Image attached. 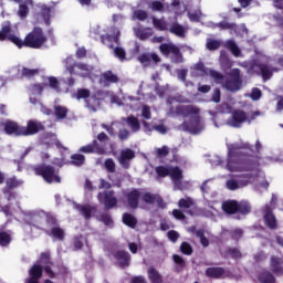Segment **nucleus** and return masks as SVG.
Segmentation results:
<instances>
[{"mask_svg": "<svg viewBox=\"0 0 283 283\" xmlns=\"http://www.w3.org/2000/svg\"><path fill=\"white\" fill-rule=\"evenodd\" d=\"M188 19L192 22H198L202 19V11L200 9L188 11Z\"/></svg>", "mask_w": 283, "mask_h": 283, "instance_id": "680f3d73", "label": "nucleus"}, {"mask_svg": "<svg viewBox=\"0 0 283 283\" xmlns=\"http://www.w3.org/2000/svg\"><path fill=\"white\" fill-rule=\"evenodd\" d=\"M217 28H220V30H230L231 34H233V32H238V24L227 21L219 22Z\"/></svg>", "mask_w": 283, "mask_h": 283, "instance_id": "603ef678", "label": "nucleus"}, {"mask_svg": "<svg viewBox=\"0 0 283 283\" xmlns=\"http://www.w3.org/2000/svg\"><path fill=\"white\" fill-rule=\"evenodd\" d=\"M64 67L70 72V74H75V76H90L92 74V71L94 70V66L87 65L85 63H76L74 62L73 56H67L64 60Z\"/></svg>", "mask_w": 283, "mask_h": 283, "instance_id": "1a4fd4ad", "label": "nucleus"}, {"mask_svg": "<svg viewBox=\"0 0 283 283\" xmlns=\"http://www.w3.org/2000/svg\"><path fill=\"white\" fill-rule=\"evenodd\" d=\"M21 185H23V180H19L15 177L7 179V187L3 188V193L7 197V200H12L14 198V195L10 192V189L21 187Z\"/></svg>", "mask_w": 283, "mask_h": 283, "instance_id": "a878e982", "label": "nucleus"}, {"mask_svg": "<svg viewBox=\"0 0 283 283\" xmlns=\"http://www.w3.org/2000/svg\"><path fill=\"white\" fill-rule=\"evenodd\" d=\"M39 262H40V264H45L44 271H45L46 275H49V277H54V272L50 268V266H52V262H50V254L48 252H43L40 255Z\"/></svg>", "mask_w": 283, "mask_h": 283, "instance_id": "f704fd0d", "label": "nucleus"}, {"mask_svg": "<svg viewBox=\"0 0 283 283\" xmlns=\"http://www.w3.org/2000/svg\"><path fill=\"white\" fill-rule=\"evenodd\" d=\"M41 145H43L46 149H50L51 147H56L57 149H67L63 147V144L59 142L56 138V134L48 133L43 135L40 139Z\"/></svg>", "mask_w": 283, "mask_h": 283, "instance_id": "aec40b11", "label": "nucleus"}, {"mask_svg": "<svg viewBox=\"0 0 283 283\" xmlns=\"http://www.w3.org/2000/svg\"><path fill=\"white\" fill-rule=\"evenodd\" d=\"M43 124L36 119H31L27 123V126H22V136H34L39 132H43Z\"/></svg>", "mask_w": 283, "mask_h": 283, "instance_id": "6ab92c4d", "label": "nucleus"}, {"mask_svg": "<svg viewBox=\"0 0 283 283\" xmlns=\"http://www.w3.org/2000/svg\"><path fill=\"white\" fill-rule=\"evenodd\" d=\"M120 78L112 71H106L99 76V85L109 87L113 83H118Z\"/></svg>", "mask_w": 283, "mask_h": 283, "instance_id": "393cba45", "label": "nucleus"}, {"mask_svg": "<svg viewBox=\"0 0 283 283\" xmlns=\"http://www.w3.org/2000/svg\"><path fill=\"white\" fill-rule=\"evenodd\" d=\"M104 167L108 174H116V161H114L112 158H107L104 161Z\"/></svg>", "mask_w": 283, "mask_h": 283, "instance_id": "e2e57ef3", "label": "nucleus"}, {"mask_svg": "<svg viewBox=\"0 0 283 283\" xmlns=\"http://www.w3.org/2000/svg\"><path fill=\"white\" fill-rule=\"evenodd\" d=\"M264 222L269 229H277V219H275V214L271 211V207H264Z\"/></svg>", "mask_w": 283, "mask_h": 283, "instance_id": "2f4dec72", "label": "nucleus"}, {"mask_svg": "<svg viewBox=\"0 0 283 283\" xmlns=\"http://www.w3.org/2000/svg\"><path fill=\"white\" fill-rule=\"evenodd\" d=\"M30 277L25 280V283H39V280L43 277V268L39 264H34L29 270Z\"/></svg>", "mask_w": 283, "mask_h": 283, "instance_id": "cd10ccee", "label": "nucleus"}, {"mask_svg": "<svg viewBox=\"0 0 283 283\" xmlns=\"http://www.w3.org/2000/svg\"><path fill=\"white\" fill-rule=\"evenodd\" d=\"M219 63L222 67H232L233 62L229 59L227 51H221L219 56Z\"/></svg>", "mask_w": 283, "mask_h": 283, "instance_id": "8fccbe9b", "label": "nucleus"}, {"mask_svg": "<svg viewBox=\"0 0 283 283\" xmlns=\"http://www.w3.org/2000/svg\"><path fill=\"white\" fill-rule=\"evenodd\" d=\"M170 169L171 166H157L155 168V171L157 174V180H160V178H167V176H169Z\"/></svg>", "mask_w": 283, "mask_h": 283, "instance_id": "de8ad7c7", "label": "nucleus"}, {"mask_svg": "<svg viewBox=\"0 0 283 283\" xmlns=\"http://www.w3.org/2000/svg\"><path fill=\"white\" fill-rule=\"evenodd\" d=\"M168 176L174 184V191H185V189H189V181H182L185 175L182 174V169L179 167L170 166Z\"/></svg>", "mask_w": 283, "mask_h": 283, "instance_id": "ddd939ff", "label": "nucleus"}, {"mask_svg": "<svg viewBox=\"0 0 283 283\" xmlns=\"http://www.w3.org/2000/svg\"><path fill=\"white\" fill-rule=\"evenodd\" d=\"M258 116H262V113L260 111L247 113L242 109H234L231 112V116L227 119L226 125H228V127H234L235 129H238L242 127L244 123L251 125V122L255 120Z\"/></svg>", "mask_w": 283, "mask_h": 283, "instance_id": "6e6552de", "label": "nucleus"}, {"mask_svg": "<svg viewBox=\"0 0 283 283\" xmlns=\"http://www.w3.org/2000/svg\"><path fill=\"white\" fill-rule=\"evenodd\" d=\"M153 25L156 30H159V32H166V30H169V22H167L165 18H153Z\"/></svg>", "mask_w": 283, "mask_h": 283, "instance_id": "37998d69", "label": "nucleus"}, {"mask_svg": "<svg viewBox=\"0 0 283 283\" xmlns=\"http://www.w3.org/2000/svg\"><path fill=\"white\" fill-rule=\"evenodd\" d=\"M115 258L117 259L118 265L122 269H125V266H129V260H130L129 253L118 251V252L115 253Z\"/></svg>", "mask_w": 283, "mask_h": 283, "instance_id": "ea45409f", "label": "nucleus"}, {"mask_svg": "<svg viewBox=\"0 0 283 283\" xmlns=\"http://www.w3.org/2000/svg\"><path fill=\"white\" fill-rule=\"evenodd\" d=\"M227 164L222 157L213 155L209 163L211 167H224L228 171L242 172L251 169V161L247 160V154L242 149H251L249 144H228Z\"/></svg>", "mask_w": 283, "mask_h": 283, "instance_id": "f03ea898", "label": "nucleus"}, {"mask_svg": "<svg viewBox=\"0 0 283 283\" xmlns=\"http://www.w3.org/2000/svg\"><path fill=\"white\" fill-rule=\"evenodd\" d=\"M95 34L101 35L102 43L106 45V48H109L113 50L114 56L118 59L119 61H126L127 60V53L125 52V49L120 48V30L116 29L115 27H108L106 28L105 32L106 34H103L101 32V27H96V29H93Z\"/></svg>", "mask_w": 283, "mask_h": 283, "instance_id": "423d86ee", "label": "nucleus"}, {"mask_svg": "<svg viewBox=\"0 0 283 283\" xmlns=\"http://www.w3.org/2000/svg\"><path fill=\"white\" fill-rule=\"evenodd\" d=\"M191 78H202L209 76V67L205 66V62L199 61L190 67Z\"/></svg>", "mask_w": 283, "mask_h": 283, "instance_id": "4be33fe9", "label": "nucleus"}, {"mask_svg": "<svg viewBox=\"0 0 283 283\" xmlns=\"http://www.w3.org/2000/svg\"><path fill=\"white\" fill-rule=\"evenodd\" d=\"M52 17V8L46 4L41 6V14L38 15L39 23H45V25H50V19Z\"/></svg>", "mask_w": 283, "mask_h": 283, "instance_id": "473e14b6", "label": "nucleus"}, {"mask_svg": "<svg viewBox=\"0 0 283 283\" xmlns=\"http://www.w3.org/2000/svg\"><path fill=\"white\" fill-rule=\"evenodd\" d=\"M171 7L174 8L175 14L178 17L180 14H185L187 11V7L180 2V0H172Z\"/></svg>", "mask_w": 283, "mask_h": 283, "instance_id": "09e8293b", "label": "nucleus"}, {"mask_svg": "<svg viewBox=\"0 0 283 283\" xmlns=\"http://www.w3.org/2000/svg\"><path fill=\"white\" fill-rule=\"evenodd\" d=\"M222 211L228 216H233V213H238V201L235 200H227L222 202Z\"/></svg>", "mask_w": 283, "mask_h": 283, "instance_id": "e433bc0d", "label": "nucleus"}, {"mask_svg": "<svg viewBox=\"0 0 283 283\" xmlns=\"http://www.w3.org/2000/svg\"><path fill=\"white\" fill-rule=\"evenodd\" d=\"M134 101H138V98L134 96H125L124 94H120V96L114 95L112 97V103H115V105H126V107H129L130 109H134V106H132Z\"/></svg>", "mask_w": 283, "mask_h": 283, "instance_id": "c756f323", "label": "nucleus"}, {"mask_svg": "<svg viewBox=\"0 0 283 283\" xmlns=\"http://www.w3.org/2000/svg\"><path fill=\"white\" fill-rule=\"evenodd\" d=\"M148 17L147 11L139 9L133 12L132 21H146Z\"/></svg>", "mask_w": 283, "mask_h": 283, "instance_id": "864d4df0", "label": "nucleus"}, {"mask_svg": "<svg viewBox=\"0 0 283 283\" xmlns=\"http://www.w3.org/2000/svg\"><path fill=\"white\" fill-rule=\"evenodd\" d=\"M133 32L137 39L140 41H147V39L154 36V29L151 28H142V27H134Z\"/></svg>", "mask_w": 283, "mask_h": 283, "instance_id": "7c9ffc66", "label": "nucleus"}, {"mask_svg": "<svg viewBox=\"0 0 283 283\" xmlns=\"http://www.w3.org/2000/svg\"><path fill=\"white\" fill-rule=\"evenodd\" d=\"M188 72H189V70H187V69H181V70L177 71V78L179 81H182V83L185 84L186 87L193 85V83L187 81Z\"/></svg>", "mask_w": 283, "mask_h": 283, "instance_id": "5fc2aeb1", "label": "nucleus"}, {"mask_svg": "<svg viewBox=\"0 0 283 283\" xmlns=\"http://www.w3.org/2000/svg\"><path fill=\"white\" fill-rule=\"evenodd\" d=\"M28 6H34V1L25 0L23 3H20L18 10V17H20V19H25L30 13V9L28 8Z\"/></svg>", "mask_w": 283, "mask_h": 283, "instance_id": "a19ab883", "label": "nucleus"}, {"mask_svg": "<svg viewBox=\"0 0 283 283\" xmlns=\"http://www.w3.org/2000/svg\"><path fill=\"white\" fill-rule=\"evenodd\" d=\"M23 229L31 235H36L38 232L43 231L54 242H63L65 240V230L56 224V218L43 210L27 213L24 216Z\"/></svg>", "mask_w": 283, "mask_h": 283, "instance_id": "f257e3e1", "label": "nucleus"}, {"mask_svg": "<svg viewBox=\"0 0 283 283\" xmlns=\"http://www.w3.org/2000/svg\"><path fill=\"white\" fill-rule=\"evenodd\" d=\"M136 158V151L132 148H124L120 150L117 157V163H119L123 169H129L132 167V161Z\"/></svg>", "mask_w": 283, "mask_h": 283, "instance_id": "f3484780", "label": "nucleus"}, {"mask_svg": "<svg viewBox=\"0 0 283 283\" xmlns=\"http://www.w3.org/2000/svg\"><path fill=\"white\" fill-rule=\"evenodd\" d=\"M137 61L142 63V65L148 66L151 63H160V55L157 53H143L137 57Z\"/></svg>", "mask_w": 283, "mask_h": 283, "instance_id": "c85d7f7f", "label": "nucleus"}, {"mask_svg": "<svg viewBox=\"0 0 283 283\" xmlns=\"http://www.w3.org/2000/svg\"><path fill=\"white\" fill-rule=\"evenodd\" d=\"M35 176H41L45 182L52 185V182H61L59 170L54 169L53 166L40 164L33 167Z\"/></svg>", "mask_w": 283, "mask_h": 283, "instance_id": "9d476101", "label": "nucleus"}, {"mask_svg": "<svg viewBox=\"0 0 283 283\" xmlns=\"http://www.w3.org/2000/svg\"><path fill=\"white\" fill-rule=\"evenodd\" d=\"M90 96H91V92L87 88H78L77 92L74 94V97L77 101H81V98L86 101V107L87 109H90V112H96V109L101 107V99L96 97H90Z\"/></svg>", "mask_w": 283, "mask_h": 283, "instance_id": "4468645a", "label": "nucleus"}, {"mask_svg": "<svg viewBox=\"0 0 283 283\" xmlns=\"http://www.w3.org/2000/svg\"><path fill=\"white\" fill-rule=\"evenodd\" d=\"M109 140V136H107V134L105 133H99L96 136V139H94L93 143V147L95 149V154H97V156H105L107 155V143Z\"/></svg>", "mask_w": 283, "mask_h": 283, "instance_id": "dca6fc26", "label": "nucleus"}, {"mask_svg": "<svg viewBox=\"0 0 283 283\" xmlns=\"http://www.w3.org/2000/svg\"><path fill=\"white\" fill-rule=\"evenodd\" d=\"M238 212L242 213V216L251 213V205H249L247 201H241L238 203Z\"/></svg>", "mask_w": 283, "mask_h": 283, "instance_id": "bf43d9fd", "label": "nucleus"}, {"mask_svg": "<svg viewBox=\"0 0 283 283\" xmlns=\"http://www.w3.org/2000/svg\"><path fill=\"white\" fill-rule=\"evenodd\" d=\"M142 192L139 189H132L126 192V201L130 209H138V202L140 201Z\"/></svg>", "mask_w": 283, "mask_h": 283, "instance_id": "5701e85b", "label": "nucleus"}, {"mask_svg": "<svg viewBox=\"0 0 283 283\" xmlns=\"http://www.w3.org/2000/svg\"><path fill=\"white\" fill-rule=\"evenodd\" d=\"M97 200L104 205L105 209L108 210L118 207V198L114 195V190L98 192Z\"/></svg>", "mask_w": 283, "mask_h": 283, "instance_id": "2eb2a0df", "label": "nucleus"}, {"mask_svg": "<svg viewBox=\"0 0 283 283\" xmlns=\"http://www.w3.org/2000/svg\"><path fill=\"white\" fill-rule=\"evenodd\" d=\"M271 269L276 275H283V256L271 258Z\"/></svg>", "mask_w": 283, "mask_h": 283, "instance_id": "72a5a7b5", "label": "nucleus"}, {"mask_svg": "<svg viewBox=\"0 0 283 283\" xmlns=\"http://www.w3.org/2000/svg\"><path fill=\"white\" fill-rule=\"evenodd\" d=\"M206 275L208 277H213L214 280H218L226 276V271L222 268H208L206 270Z\"/></svg>", "mask_w": 283, "mask_h": 283, "instance_id": "58836bf2", "label": "nucleus"}, {"mask_svg": "<svg viewBox=\"0 0 283 283\" xmlns=\"http://www.w3.org/2000/svg\"><path fill=\"white\" fill-rule=\"evenodd\" d=\"M168 30L171 34H175V36H179L180 39L187 36V27H184L178 22L172 23Z\"/></svg>", "mask_w": 283, "mask_h": 283, "instance_id": "c9c22d12", "label": "nucleus"}, {"mask_svg": "<svg viewBox=\"0 0 283 283\" xmlns=\"http://www.w3.org/2000/svg\"><path fill=\"white\" fill-rule=\"evenodd\" d=\"M222 45V42L220 40L211 39L209 38L206 43L207 50H210V52H213V50H218Z\"/></svg>", "mask_w": 283, "mask_h": 283, "instance_id": "4d7b16f0", "label": "nucleus"}, {"mask_svg": "<svg viewBox=\"0 0 283 283\" xmlns=\"http://www.w3.org/2000/svg\"><path fill=\"white\" fill-rule=\"evenodd\" d=\"M242 72L240 69H232L229 77L222 83V87L228 92H240L242 90Z\"/></svg>", "mask_w": 283, "mask_h": 283, "instance_id": "f8f14e48", "label": "nucleus"}, {"mask_svg": "<svg viewBox=\"0 0 283 283\" xmlns=\"http://www.w3.org/2000/svg\"><path fill=\"white\" fill-rule=\"evenodd\" d=\"M148 280L151 283H163V274L156 270V268L148 269Z\"/></svg>", "mask_w": 283, "mask_h": 283, "instance_id": "a18cd8bd", "label": "nucleus"}, {"mask_svg": "<svg viewBox=\"0 0 283 283\" xmlns=\"http://www.w3.org/2000/svg\"><path fill=\"white\" fill-rule=\"evenodd\" d=\"M55 116L60 119L65 118L67 116V108L64 106H55Z\"/></svg>", "mask_w": 283, "mask_h": 283, "instance_id": "774afa93", "label": "nucleus"}, {"mask_svg": "<svg viewBox=\"0 0 283 283\" xmlns=\"http://www.w3.org/2000/svg\"><path fill=\"white\" fill-rule=\"evenodd\" d=\"M208 76H210L211 81L217 83V85H222V83H224V75L217 70L208 69Z\"/></svg>", "mask_w": 283, "mask_h": 283, "instance_id": "79ce46f5", "label": "nucleus"}, {"mask_svg": "<svg viewBox=\"0 0 283 283\" xmlns=\"http://www.w3.org/2000/svg\"><path fill=\"white\" fill-rule=\"evenodd\" d=\"M245 160L250 163V168L248 170H243L248 171V174L230 177L226 181V187L229 191H237V189L249 187V185H253V182L259 184L255 186V191H260V187L269 189V181H262L264 180V172L258 169L260 164L253 163V159H251L249 155H245Z\"/></svg>", "mask_w": 283, "mask_h": 283, "instance_id": "7ed1b4c3", "label": "nucleus"}, {"mask_svg": "<svg viewBox=\"0 0 283 283\" xmlns=\"http://www.w3.org/2000/svg\"><path fill=\"white\" fill-rule=\"evenodd\" d=\"M6 39L10 40L11 43H14L18 48H32L33 50H39L43 48L48 42V36L43 33V29L35 27L27 36L24 41L19 38V35L12 33V28L10 27V22H6L0 30V41H6Z\"/></svg>", "mask_w": 283, "mask_h": 283, "instance_id": "20e7f679", "label": "nucleus"}, {"mask_svg": "<svg viewBox=\"0 0 283 283\" xmlns=\"http://www.w3.org/2000/svg\"><path fill=\"white\" fill-rule=\"evenodd\" d=\"M142 200L146 205H157V207H159L160 209H165V207H167V203H165V200H163V197H160V195L145 192L142 193Z\"/></svg>", "mask_w": 283, "mask_h": 283, "instance_id": "412c9836", "label": "nucleus"}, {"mask_svg": "<svg viewBox=\"0 0 283 283\" xmlns=\"http://www.w3.org/2000/svg\"><path fill=\"white\" fill-rule=\"evenodd\" d=\"M259 281L262 283H275V276H273V274L270 272H262L259 275Z\"/></svg>", "mask_w": 283, "mask_h": 283, "instance_id": "052dcab7", "label": "nucleus"}, {"mask_svg": "<svg viewBox=\"0 0 283 283\" xmlns=\"http://www.w3.org/2000/svg\"><path fill=\"white\" fill-rule=\"evenodd\" d=\"M4 132L9 136H23V126H19L15 122L7 120L3 124Z\"/></svg>", "mask_w": 283, "mask_h": 283, "instance_id": "b1692460", "label": "nucleus"}, {"mask_svg": "<svg viewBox=\"0 0 283 283\" xmlns=\"http://www.w3.org/2000/svg\"><path fill=\"white\" fill-rule=\"evenodd\" d=\"M12 242V234L10 232H0V247H8Z\"/></svg>", "mask_w": 283, "mask_h": 283, "instance_id": "13d9d810", "label": "nucleus"}, {"mask_svg": "<svg viewBox=\"0 0 283 283\" xmlns=\"http://www.w3.org/2000/svg\"><path fill=\"white\" fill-rule=\"evenodd\" d=\"M67 202L73 205V208L76 209V211H78L81 216L85 218V220H90V218H92L97 211V208L95 206L78 205L76 201L70 199H67Z\"/></svg>", "mask_w": 283, "mask_h": 283, "instance_id": "a211bd4d", "label": "nucleus"}, {"mask_svg": "<svg viewBox=\"0 0 283 283\" xmlns=\"http://www.w3.org/2000/svg\"><path fill=\"white\" fill-rule=\"evenodd\" d=\"M178 207L179 209H192L193 211H188L190 216H196V213H198V207L196 206V201L191 197L181 198L178 201Z\"/></svg>", "mask_w": 283, "mask_h": 283, "instance_id": "bb28decb", "label": "nucleus"}, {"mask_svg": "<svg viewBox=\"0 0 283 283\" xmlns=\"http://www.w3.org/2000/svg\"><path fill=\"white\" fill-rule=\"evenodd\" d=\"M172 260L176 264V271H182L185 269V260L180 255H172Z\"/></svg>", "mask_w": 283, "mask_h": 283, "instance_id": "69168bd1", "label": "nucleus"}, {"mask_svg": "<svg viewBox=\"0 0 283 283\" xmlns=\"http://www.w3.org/2000/svg\"><path fill=\"white\" fill-rule=\"evenodd\" d=\"M249 72L251 74H259V76H262L263 81H269L274 72H280V69L273 66L271 57L260 54L250 62Z\"/></svg>", "mask_w": 283, "mask_h": 283, "instance_id": "0eeeda50", "label": "nucleus"}, {"mask_svg": "<svg viewBox=\"0 0 283 283\" xmlns=\"http://www.w3.org/2000/svg\"><path fill=\"white\" fill-rule=\"evenodd\" d=\"M159 52L163 56H166V59H170L171 63H185V56H182L180 48L174 43H161L159 45Z\"/></svg>", "mask_w": 283, "mask_h": 283, "instance_id": "9b49d317", "label": "nucleus"}, {"mask_svg": "<svg viewBox=\"0 0 283 283\" xmlns=\"http://www.w3.org/2000/svg\"><path fill=\"white\" fill-rule=\"evenodd\" d=\"M122 125L123 124L120 122H113L111 125L102 124V128L105 129L109 136H116V129H120Z\"/></svg>", "mask_w": 283, "mask_h": 283, "instance_id": "c03bdc74", "label": "nucleus"}, {"mask_svg": "<svg viewBox=\"0 0 283 283\" xmlns=\"http://www.w3.org/2000/svg\"><path fill=\"white\" fill-rule=\"evenodd\" d=\"M227 50H230V52L233 54V56H242V51L240 50V46L235 43L233 40H228L224 44Z\"/></svg>", "mask_w": 283, "mask_h": 283, "instance_id": "49530a36", "label": "nucleus"}, {"mask_svg": "<svg viewBox=\"0 0 283 283\" xmlns=\"http://www.w3.org/2000/svg\"><path fill=\"white\" fill-rule=\"evenodd\" d=\"M96 219L98 220V222H103L106 227L114 226V220L109 214H101L99 217H96Z\"/></svg>", "mask_w": 283, "mask_h": 283, "instance_id": "0e129e2a", "label": "nucleus"}, {"mask_svg": "<svg viewBox=\"0 0 283 283\" xmlns=\"http://www.w3.org/2000/svg\"><path fill=\"white\" fill-rule=\"evenodd\" d=\"M71 163L75 167H81L85 165V155L82 154H74L71 156Z\"/></svg>", "mask_w": 283, "mask_h": 283, "instance_id": "6e6d98bb", "label": "nucleus"}, {"mask_svg": "<svg viewBox=\"0 0 283 283\" xmlns=\"http://www.w3.org/2000/svg\"><path fill=\"white\" fill-rule=\"evenodd\" d=\"M176 114L184 116V118H190L189 122L182 123L185 132L190 134H200L205 129V124L200 118V108L193 105H179L175 109Z\"/></svg>", "mask_w": 283, "mask_h": 283, "instance_id": "39448f33", "label": "nucleus"}, {"mask_svg": "<svg viewBox=\"0 0 283 283\" xmlns=\"http://www.w3.org/2000/svg\"><path fill=\"white\" fill-rule=\"evenodd\" d=\"M123 222L126 224V227H130V229H134L136 224H138V221L136 220V217L129 213L123 214Z\"/></svg>", "mask_w": 283, "mask_h": 283, "instance_id": "3c124183", "label": "nucleus"}, {"mask_svg": "<svg viewBox=\"0 0 283 283\" xmlns=\"http://www.w3.org/2000/svg\"><path fill=\"white\" fill-rule=\"evenodd\" d=\"M249 98H252V101H260L262 98V91L258 87L252 88L251 93L247 94Z\"/></svg>", "mask_w": 283, "mask_h": 283, "instance_id": "338daca9", "label": "nucleus"}, {"mask_svg": "<svg viewBox=\"0 0 283 283\" xmlns=\"http://www.w3.org/2000/svg\"><path fill=\"white\" fill-rule=\"evenodd\" d=\"M122 123H127L130 132L134 134H136V132H140V122L134 116H128L127 118L123 117Z\"/></svg>", "mask_w": 283, "mask_h": 283, "instance_id": "4c0bfd02", "label": "nucleus"}]
</instances>
